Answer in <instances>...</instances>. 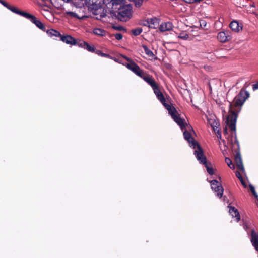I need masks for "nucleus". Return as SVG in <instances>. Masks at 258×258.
Wrapping results in <instances>:
<instances>
[{"label":"nucleus","instance_id":"obj_1","mask_svg":"<svg viewBox=\"0 0 258 258\" xmlns=\"http://www.w3.org/2000/svg\"><path fill=\"white\" fill-rule=\"evenodd\" d=\"M152 88L157 98L168 110L169 114L171 116L175 122L183 130L185 127L184 120L179 116L176 109L173 106L166 103L165 99L162 92L160 91L157 84Z\"/></svg>","mask_w":258,"mask_h":258},{"label":"nucleus","instance_id":"obj_2","mask_svg":"<svg viewBox=\"0 0 258 258\" xmlns=\"http://www.w3.org/2000/svg\"><path fill=\"white\" fill-rule=\"evenodd\" d=\"M183 135L185 139L187 140L190 144V146L195 149L194 154L195 155L197 160L202 162L205 161V158L201 157L203 156V150L198 143L191 137L190 134L188 131H184Z\"/></svg>","mask_w":258,"mask_h":258},{"label":"nucleus","instance_id":"obj_3","mask_svg":"<svg viewBox=\"0 0 258 258\" xmlns=\"http://www.w3.org/2000/svg\"><path fill=\"white\" fill-rule=\"evenodd\" d=\"M132 14V7L130 5H126L120 7L118 10V16L122 21H126Z\"/></svg>","mask_w":258,"mask_h":258},{"label":"nucleus","instance_id":"obj_4","mask_svg":"<svg viewBox=\"0 0 258 258\" xmlns=\"http://www.w3.org/2000/svg\"><path fill=\"white\" fill-rule=\"evenodd\" d=\"M249 96V94L246 90H241L239 95L235 97L233 100L234 105L236 106H241Z\"/></svg>","mask_w":258,"mask_h":258},{"label":"nucleus","instance_id":"obj_5","mask_svg":"<svg viewBox=\"0 0 258 258\" xmlns=\"http://www.w3.org/2000/svg\"><path fill=\"white\" fill-rule=\"evenodd\" d=\"M236 119L237 116L234 112H232L227 117L226 121L227 125L228 126L232 131H235L236 130Z\"/></svg>","mask_w":258,"mask_h":258},{"label":"nucleus","instance_id":"obj_6","mask_svg":"<svg viewBox=\"0 0 258 258\" xmlns=\"http://www.w3.org/2000/svg\"><path fill=\"white\" fill-rule=\"evenodd\" d=\"M211 188L217 194V196L219 198H221L223 194V187L219 184L217 180H213L210 181Z\"/></svg>","mask_w":258,"mask_h":258},{"label":"nucleus","instance_id":"obj_7","mask_svg":"<svg viewBox=\"0 0 258 258\" xmlns=\"http://www.w3.org/2000/svg\"><path fill=\"white\" fill-rule=\"evenodd\" d=\"M218 40L221 43H225L231 40L232 37L229 31H221L217 35Z\"/></svg>","mask_w":258,"mask_h":258},{"label":"nucleus","instance_id":"obj_8","mask_svg":"<svg viewBox=\"0 0 258 258\" xmlns=\"http://www.w3.org/2000/svg\"><path fill=\"white\" fill-rule=\"evenodd\" d=\"M124 65L126 68L131 70L137 75L140 77H142V74H143L142 71L139 67L134 61H131V62L126 63Z\"/></svg>","mask_w":258,"mask_h":258},{"label":"nucleus","instance_id":"obj_9","mask_svg":"<svg viewBox=\"0 0 258 258\" xmlns=\"http://www.w3.org/2000/svg\"><path fill=\"white\" fill-rule=\"evenodd\" d=\"M235 161L239 169L243 171L244 170V168L242 163L241 155L239 153H237L236 154L235 156Z\"/></svg>","mask_w":258,"mask_h":258},{"label":"nucleus","instance_id":"obj_10","mask_svg":"<svg viewBox=\"0 0 258 258\" xmlns=\"http://www.w3.org/2000/svg\"><path fill=\"white\" fill-rule=\"evenodd\" d=\"M148 26L152 29H156L159 25L158 19L156 18H152L147 20Z\"/></svg>","mask_w":258,"mask_h":258},{"label":"nucleus","instance_id":"obj_11","mask_svg":"<svg viewBox=\"0 0 258 258\" xmlns=\"http://www.w3.org/2000/svg\"><path fill=\"white\" fill-rule=\"evenodd\" d=\"M60 39L61 41L66 43L67 44L71 45H75L77 44L75 38L70 35L61 36Z\"/></svg>","mask_w":258,"mask_h":258},{"label":"nucleus","instance_id":"obj_12","mask_svg":"<svg viewBox=\"0 0 258 258\" xmlns=\"http://www.w3.org/2000/svg\"><path fill=\"white\" fill-rule=\"evenodd\" d=\"M229 26L232 31H234L235 32H238L242 29V27L240 26L238 22L236 20L232 21L230 23Z\"/></svg>","mask_w":258,"mask_h":258},{"label":"nucleus","instance_id":"obj_13","mask_svg":"<svg viewBox=\"0 0 258 258\" xmlns=\"http://www.w3.org/2000/svg\"><path fill=\"white\" fill-rule=\"evenodd\" d=\"M173 25L169 22L162 23L159 26V30L161 32L170 31L172 29Z\"/></svg>","mask_w":258,"mask_h":258},{"label":"nucleus","instance_id":"obj_14","mask_svg":"<svg viewBox=\"0 0 258 258\" xmlns=\"http://www.w3.org/2000/svg\"><path fill=\"white\" fill-rule=\"evenodd\" d=\"M251 241L255 249L258 252V234L254 230L251 231Z\"/></svg>","mask_w":258,"mask_h":258},{"label":"nucleus","instance_id":"obj_15","mask_svg":"<svg viewBox=\"0 0 258 258\" xmlns=\"http://www.w3.org/2000/svg\"><path fill=\"white\" fill-rule=\"evenodd\" d=\"M141 77L152 87L157 84L154 79L150 75H144L143 73Z\"/></svg>","mask_w":258,"mask_h":258},{"label":"nucleus","instance_id":"obj_16","mask_svg":"<svg viewBox=\"0 0 258 258\" xmlns=\"http://www.w3.org/2000/svg\"><path fill=\"white\" fill-rule=\"evenodd\" d=\"M229 213L232 217H235L237 221H239L240 219V214L238 210L234 207L229 206Z\"/></svg>","mask_w":258,"mask_h":258},{"label":"nucleus","instance_id":"obj_17","mask_svg":"<svg viewBox=\"0 0 258 258\" xmlns=\"http://www.w3.org/2000/svg\"><path fill=\"white\" fill-rule=\"evenodd\" d=\"M30 21L35 24L37 27H38L39 29L44 30H45V26L43 24V23L38 19H37L36 17H35L34 16H33L32 18L31 19Z\"/></svg>","mask_w":258,"mask_h":258},{"label":"nucleus","instance_id":"obj_18","mask_svg":"<svg viewBox=\"0 0 258 258\" xmlns=\"http://www.w3.org/2000/svg\"><path fill=\"white\" fill-rule=\"evenodd\" d=\"M204 158H205L204 162H202L200 161H199L200 162V163L204 164L205 165V167H206V169H207V171L209 174H210V175L214 174V171H213V168L212 167H210L209 165L207 164V161H206V158L204 156V154L203 153V156L201 157L202 160Z\"/></svg>","mask_w":258,"mask_h":258},{"label":"nucleus","instance_id":"obj_19","mask_svg":"<svg viewBox=\"0 0 258 258\" xmlns=\"http://www.w3.org/2000/svg\"><path fill=\"white\" fill-rule=\"evenodd\" d=\"M209 123L210 124L213 130L216 132L219 126V123L218 121L215 120L214 118H210L208 119Z\"/></svg>","mask_w":258,"mask_h":258},{"label":"nucleus","instance_id":"obj_20","mask_svg":"<svg viewBox=\"0 0 258 258\" xmlns=\"http://www.w3.org/2000/svg\"><path fill=\"white\" fill-rule=\"evenodd\" d=\"M15 13L20 15L27 18L28 19H29L30 20H31V19L32 18V17L33 16L30 14H29V13L21 11L18 9H17V11H16Z\"/></svg>","mask_w":258,"mask_h":258},{"label":"nucleus","instance_id":"obj_21","mask_svg":"<svg viewBox=\"0 0 258 258\" xmlns=\"http://www.w3.org/2000/svg\"><path fill=\"white\" fill-rule=\"evenodd\" d=\"M0 3L3 6H4L5 7H6L7 8H8V9H9L10 10H11V11H12L13 12H14L15 13L16 11H17V8L10 5L7 3H6V2H5L3 0H0Z\"/></svg>","mask_w":258,"mask_h":258},{"label":"nucleus","instance_id":"obj_22","mask_svg":"<svg viewBox=\"0 0 258 258\" xmlns=\"http://www.w3.org/2000/svg\"><path fill=\"white\" fill-rule=\"evenodd\" d=\"M88 5L93 9H97L98 0L85 1Z\"/></svg>","mask_w":258,"mask_h":258},{"label":"nucleus","instance_id":"obj_23","mask_svg":"<svg viewBox=\"0 0 258 258\" xmlns=\"http://www.w3.org/2000/svg\"><path fill=\"white\" fill-rule=\"evenodd\" d=\"M47 33L50 36H55V37H61V34L59 33V32H58L56 30L51 29L49 31H48Z\"/></svg>","mask_w":258,"mask_h":258},{"label":"nucleus","instance_id":"obj_24","mask_svg":"<svg viewBox=\"0 0 258 258\" xmlns=\"http://www.w3.org/2000/svg\"><path fill=\"white\" fill-rule=\"evenodd\" d=\"M93 33L97 35L104 36L105 34V31L100 28H95L93 30Z\"/></svg>","mask_w":258,"mask_h":258},{"label":"nucleus","instance_id":"obj_25","mask_svg":"<svg viewBox=\"0 0 258 258\" xmlns=\"http://www.w3.org/2000/svg\"><path fill=\"white\" fill-rule=\"evenodd\" d=\"M143 48L146 54L150 57H153L154 56L153 53L151 51L146 45H143Z\"/></svg>","mask_w":258,"mask_h":258},{"label":"nucleus","instance_id":"obj_26","mask_svg":"<svg viewBox=\"0 0 258 258\" xmlns=\"http://www.w3.org/2000/svg\"><path fill=\"white\" fill-rule=\"evenodd\" d=\"M225 162L226 163L227 165L229 167V168H230L232 169H234V168H235L234 165L233 164V163L230 158L226 157V158H225Z\"/></svg>","mask_w":258,"mask_h":258},{"label":"nucleus","instance_id":"obj_27","mask_svg":"<svg viewBox=\"0 0 258 258\" xmlns=\"http://www.w3.org/2000/svg\"><path fill=\"white\" fill-rule=\"evenodd\" d=\"M178 38L183 40H186L189 38V35L186 32H183L179 34Z\"/></svg>","mask_w":258,"mask_h":258},{"label":"nucleus","instance_id":"obj_28","mask_svg":"<svg viewBox=\"0 0 258 258\" xmlns=\"http://www.w3.org/2000/svg\"><path fill=\"white\" fill-rule=\"evenodd\" d=\"M84 45H86L85 49H87L88 51L94 52L95 51V48L93 46H90L87 43H83Z\"/></svg>","mask_w":258,"mask_h":258},{"label":"nucleus","instance_id":"obj_29","mask_svg":"<svg viewBox=\"0 0 258 258\" xmlns=\"http://www.w3.org/2000/svg\"><path fill=\"white\" fill-rule=\"evenodd\" d=\"M142 32V29L141 28H138L137 29L132 30V33L135 36L140 35Z\"/></svg>","mask_w":258,"mask_h":258},{"label":"nucleus","instance_id":"obj_30","mask_svg":"<svg viewBox=\"0 0 258 258\" xmlns=\"http://www.w3.org/2000/svg\"><path fill=\"white\" fill-rule=\"evenodd\" d=\"M143 1L144 0H131V1L134 2L135 6L137 7H140L142 5Z\"/></svg>","mask_w":258,"mask_h":258},{"label":"nucleus","instance_id":"obj_31","mask_svg":"<svg viewBox=\"0 0 258 258\" xmlns=\"http://www.w3.org/2000/svg\"><path fill=\"white\" fill-rule=\"evenodd\" d=\"M249 188L250 189V191L252 193V194L254 195V196L255 198H258V195H257V194H256V191L255 190L254 187L252 185L250 184L249 185Z\"/></svg>","mask_w":258,"mask_h":258},{"label":"nucleus","instance_id":"obj_32","mask_svg":"<svg viewBox=\"0 0 258 258\" xmlns=\"http://www.w3.org/2000/svg\"><path fill=\"white\" fill-rule=\"evenodd\" d=\"M115 38L118 40H120L122 38V35L120 33H116L115 34Z\"/></svg>","mask_w":258,"mask_h":258},{"label":"nucleus","instance_id":"obj_33","mask_svg":"<svg viewBox=\"0 0 258 258\" xmlns=\"http://www.w3.org/2000/svg\"><path fill=\"white\" fill-rule=\"evenodd\" d=\"M236 177L240 180H242V177L240 173L238 171H236Z\"/></svg>","mask_w":258,"mask_h":258},{"label":"nucleus","instance_id":"obj_34","mask_svg":"<svg viewBox=\"0 0 258 258\" xmlns=\"http://www.w3.org/2000/svg\"><path fill=\"white\" fill-rule=\"evenodd\" d=\"M215 132L217 135V137L218 138L220 139L221 138V134L220 130H218V128Z\"/></svg>","mask_w":258,"mask_h":258},{"label":"nucleus","instance_id":"obj_35","mask_svg":"<svg viewBox=\"0 0 258 258\" xmlns=\"http://www.w3.org/2000/svg\"><path fill=\"white\" fill-rule=\"evenodd\" d=\"M83 43H86V42H84V41H81L79 43H78L77 44L81 47H83V48H85V45H84Z\"/></svg>","mask_w":258,"mask_h":258},{"label":"nucleus","instance_id":"obj_36","mask_svg":"<svg viewBox=\"0 0 258 258\" xmlns=\"http://www.w3.org/2000/svg\"><path fill=\"white\" fill-rule=\"evenodd\" d=\"M252 88L254 90L258 89V83L252 85Z\"/></svg>","mask_w":258,"mask_h":258},{"label":"nucleus","instance_id":"obj_37","mask_svg":"<svg viewBox=\"0 0 258 258\" xmlns=\"http://www.w3.org/2000/svg\"><path fill=\"white\" fill-rule=\"evenodd\" d=\"M200 25L202 26V25L204 26V27H205L206 25V22L204 21V20H202L201 22H200Z\"/></svg>","mask_w":258,"mask_h":258},{"label":"nucleus","instance_id":"obj_38","mask_svg":"<svg viewBox=\"0 0 258 258\" xmlns=\"http://www.w3.org/2000/svg\"><path fill=\"white\" fill-rule=\"evenodd\" d=\"M122 56L125 58L127 61L130 62H131V61H133L130 58H129L128 57L125 56H124V55H122Z\"/></svg>","mask_w":258,"mask_h":258},{"label":"nucleus","instance_id":"obj_39","mask_svg":"<svg viewBox=\"0 0 258 258\" xmlns=\"http://www.w3.org/2000/svg\"><path fill=\"white\" fill-rule=\"evenodd\" d=\"M185 2L188 3H196V0H184Z\"/></svg>","mask_w":258,"mask_h":258},{"label":"nucleus","instance_id":"obj_40","mask_svg":"<svg viewBox=\"0 0 258 258\" xmlns=\"http://www.w3.org/2000/svg\"><path fill=\"white\" fill-rule=\"evenodd\" d=\"M240 182H241L242 185L244 187H246V184L245 183V182L244 181L243 179H242V180H240Z\"/></svg>","mask_w":258,"mask_h":258},{"label":"nucleus","instance_id":"obj_41","mask_svg":"<svg viewBox=\"0 0 258 258\" xmlns=\"http://www.w3.org/2000/svg\"><path fill=\"white\" fill-rule=\"evenodd\" d=\"M100 55H101V56H108V55H107V54H105V53H100Z\"/></svg>","mask_w":258,"mask_h":258},{"label":"nucleus","instance_id":"obj_42","mask_svg":"<svg viewBox=\"0 0 258 258\" xmlns=\"http://www.w3.org/2000/svg\"><path fill=\"white\" fill-rule=\"evenodd\" d=\"M224 132L225 134H227V127H225V128H224Z\"/></svg>","mask_w":258,"mask_h":258},{"label":"nucleus","instance_id":"obj_43","mask_svg":"<svg viewBox=\"0 0 258 258\" xmlns=\"http://www.w3.org/2000/svg\"><path fill=\"white\" fill-rule=\"evenodd\" d=\"M144 25L145 26H148V24H147V20L144 22Z\"/></svg>","mask_w":258,"mask_h":258},{"label":"nucleus","instance_id":"obj_44","mask_svg":"<svg viewBox=\"0 0 258 258\" xmlns=\"http://www.w3.org/2000/svg\"><path fill=\"white\" fill-rule=\"evenodd\" d=\"M119 1H121L120 2V3H121L122 2V0H119Z\"/></svg>","mask_w":258,"mask_h":258},{"label":"nucleus","instance_id":"obj_45","mask_svg":"<svg viewBox=\"0 0 258 258\" xmlns=\"http://www.w3.org/2000/svg\"><path fill=\"white\" fill-rule=\"evenodd\" d=\"M130 1H131V0H130Z\"/></svg>","mask_w":258,"mask_h":258}]
</instances>
